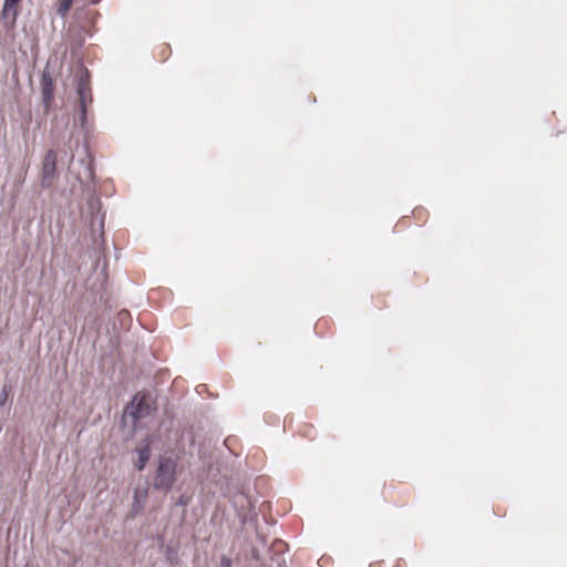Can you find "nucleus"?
Instances as JSON below:
<instances>
[{"instance_id":"obj_1","label":"nucleus","mask_w":567,"mask_h":567,"mask_svg":"<svg viewBox=\"0 0 567 567\" xmlns=\"http://www.w3.org/2000/svg\"><path fill=\"white\" fill-rule=\"evenodd\" d=\"M177 478V461L173 456H159L153 486L155 489L169 492Z\"/></svg>"},{"instance_id":"obj_2","label":"nucleus","mask_w":567,"mask_h":567,"mask_svg":"<svg viewBox=\"0 0 567 567\" xmlns=\"http://www.w3.org/2000/svg\"><path fill=\"white\" fill-rule=\"evenodd\" d=\"M152 399L150 395L137 393L132 402L126 405L124 416L131 417L135 426L140 420L148 416L153 411Z\"/></svg>"},{"instance_id":"obj_3","label":"nucleus","mask_w":567,"mask_h":567,"mask_svg":"<svg viewBox=\"0 0 567 567\" xmlns=\"http://www.w3.org/2000/svg\"><path fill=\"white\" fill-rule=\"evenodd\" d=\"M76 92L80 100V121L84 126L87 113V105L92 102L91 89L89 85V73L86 70L81 71L76 80Z\"/></svg>"},{"instance_id":"obj_4","label":"nucleus","mask_w":567,"mask_h":567,"mask_svg":"<svg viewBox=\"0 0 567 567\" xmlns=\"http://www.w3.org/2000/svg\"><path fill=\"white\" fill-rule=\"evenodd\" d=\"M101 200L95 195H91L86 202L85 216L90 215L89 224L91 231L94 234L96 231H102L104 227V214L101 213Z\"/></svg>"},{"instance_id":"obj_5","label":"nucleus","mask_w":567,"mask_h":567,"mask_svg":"<svg viewBox=\"0 0 567 567\" xmlns=\"http://www.w3.org/2000/svg\"><path fill=\"white\" fill-rule=\"evenodd\" d=\"M58 155L53 150H49L43 158L41 168V186L51 188L56 176Z\"/></svg>"},{"instance_id":"obj_6","label":"nucleus","mask_w":567,"mask_h":567,"mask_svg":"<svg viewBox=\"0 0 567 567\" xmlns=\"http://www.w3.org/2000/svg\"><path fill=\"white\" fill-rule=\"evenodd\" d=\"M41 90H42V99L45 106H50L53 101V80L49 72L43 71L41 76Z\"/></svg>"},{"instance_id":"obj_7","label":"nucleus","mask_w":567,"mask_h":567,"mask_svg":"<svg viewBox=\"0 0 567 567\" xmlns=\"http://www.w3.org/2000/svg\"><path fill=\"white\" fill-rule=\"evenodd\" d=\"M146 498H147V488L137 487L134 491L133 503H132V514L133 515H137L142 512Z\"/></svg>"},{"instance_id":"obj_8","label":"nucleus","mask_w":567,"mask_h":567,"mask_svg":"<svg viewBox=\"0 0 567 567\" xmlns=\"http://www.w3.org/2000/svg\"><path fill=\"white\" fill-rule=\"evenodd\" d=\"M21 0H4L2 17L6 20H9L10 23H14L18 16L17 6Z\"/></svg>"},{"instance_id":"obj_9","label":"nucleus","mask_w":567,"mask_h":567,"mask_svg":"<svg viewBox=\"0 0 567 567\" xmlns=\"http://www.w3.org/2000/svg\"><path fill=\"white\" fill-rule=\"evenodd\" d=\"M136 453L138 455V462L136 464V467L138 471H143L151 457V447L148 444L137 446Z\"/></svg>"},{"instance_id":"obj_10","label":"nucleus","mask_w":567,"mask_h":567,"mask_svg":"<svg viewBox=\"0 0 567 567\" xmlns=\"http://www.w3.org/2000/svg\"><path fill=\"white\" fill-rule=\"evenodd\" d=\"M73 1L74 0H61L56 8V13L61 17H65L71 9Z\"/></svg>"},{"instance_id":"obj_11","label":"nucleus","mask_w":567,"mask_h":567,"mask_svg":"<svg viewBox=\"0 0 567 567\" xmlns=\"http://www.w3.org/2000/svg\"><path fill=\"white\" fill-rule=\"evenodd\" d=\"M8 399V388L4 385L0 392V406H3Z\"/></svg>"},{"instance_id":"obj_12","label":"nucleus","mask_w":567,"mask_h":567,"mask_svg":"<svg viewBox=\"0 0 567 567\" xmlns=\"http://www.w3.org/2000/svg\"><path fill=\"white\" fill-rule=\"evenodd\" d=\"M219 567H231V559L227 556H221Z\"/></svg>"},{"instance_id":"obj_13","label":"nucleus","mask_w":567,"mask_h":567,"mask_svg":"<svg viewBox=\"0 0 567 567\" xmlns=\"http://www.w3.org/2000/svg\"><path fill=\"white\" fill-rule=\"evenodd\" d=\"M186 504H187V499L184 498L183 496L177 502V505H186Z\"/></svg>"},{"instance_id":"obj_14","label":"nucleus","mask_w":567,"mask_h":567,"mask_svg":"<svg viewBox=\"0 0 567 567\" xmlns=\"http://www.w3.org/2000/svg\"><path fill=\"white\" fill-rule=\"evenodd\" d=\"M86 172H87L89 177H92V176H93V173H92V171H91V168H90V167H86Z\"/></svg>"}]
</instances>
